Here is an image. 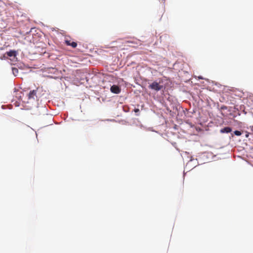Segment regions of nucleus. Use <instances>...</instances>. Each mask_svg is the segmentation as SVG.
I'll use <instances>...</instances> for the list:
<instances>
[{
    "mask_svg": "<svg viewBox=\"0 0 253 253\" xmlns=\"http://www.w3.org/2000/svg\"><path fill=\"white\" fill-rule=\"evenodd\" d=\"M221 109H227V107L225 106H222L221 107Z\"/></svg>",
    "mask_w": 253,
    "mask_h": 253,
    "instance_id": "nucleus-8",
    "label": "nucleus"
},
{
    "mask_svg": "<svg viewBox=\"0 0 253 253\" xmlns=\"http://www.w3.org/2000/svg\"><path fill=\"white\" fill-rule=\"evenodd\" d=\"M28 99H35V97H37V90H33L30 91L28 95Z\"/></svg>",
    "mask_w": 253,
    "mask_h": 253,
    "instance_id": "nucleus-2",
    "label": "nucleus"
},
{
    "mask_svg": "<svg viewBox=\"0 0 253 253\" xmlns=\"http://www.w3.org/2000/svg\"><path fill=\"white\" fill-rule=\"evenodd\" d=\"M139 111V109H134V112H136H136H138Z\"/></svg>",
    "mask_w": 253,
    "mask_h": 253,
    "instance_id": "nucleus-9",
    "label": "nucleus"
},
{
    "mask_svg": "<svg viewBox=\"0 0 253 253\" xmlns=\"http://www.w3.org/2000/svg\"><path fill=\"white\" fill-rule=\"evenodd\" d=\"M234 134L237 136H240L242 134V132L239 130H235L234 131Z\"/></svg>",
    "mask_w": 253,
    "mask_h": 253,
    "instance_id": "nucleus-7",
    "label": "nucleus"
},
{
    "mask_svg": "<svg viewBox=\"0 0 253 253\" xmlns=\"http://www.w3.org/2000/svg\"><path fill=\"white\" fill-rule=\"evenodd\" d=\"M110 90L112 92L116 94L119 93L121 91V89L120 88V87L116 85H112L111 87Z\"/></svg>",
    "mask_w": 253,
    "mask_h": 253,
    "instance_id": "nucleus-3",
    "label": "nucleus"
},
{
    "mask_svg": "<svg viewBox=\"0 0 253 253\" xmlns=\"http://www.w3.org/2000/svg\"><path fill=\"white\" fill-rule=\"evenodd\" d=\"M13 72H14V71H16V72H18V70H17L16 68H14V69H13Z\"/></svg>",
    "mask_w": 253,
    "mask_h": 253,
    "instance_id": "nucleus-10",
    "label": "nucleus"
},
{
    "mask_svg": "<svg viewBox=\"0 0 253 253\" xmlns=\"http://www.w3.org/2000/svg\"><path fill=\"white\" fill-rule=\"evenodd\" d=\"M65 42L67 45L71 46L73 48H75L77 46V43L74 42H71V41L66 40Z\"/></svg>",
    "mask_w": 253,
    "mask_h": 253,
    "instance_id": "nucleus-4",
    "label": "nucleus"
},
{
    "mask_svg": "<svg viewBox=\"0 0 253 253\" xmlns=\"http://www.w3.org/2000/svg\"><path fill=\"white\" fill-rule=\"evenodd\" d=\"M149 88L154 90L155 91H158L162 89L163 88V85H160L157 82H153L151 84H150L148 86Z\"/></svg>",
    "mask_w": 253,
    "mask_h": 253,
    "instance_id": "nucleus-1",
    "label": "nucleus"
},
{
    "mask_svg": "<svg viewBox=\"0 0 253 253\" xmlns=\"http://www.w3.org/2000/svg\"><path fill=\"white\" fill-rule=\"evenodd\" d=\"M252 131H253V126H252Z\"/></svg>",
    "mask_w": 253,
    "mask_h": 253,
    "instance_id": "nucleus-12",
    "label": "nucleus"
},
{
    "mask_svg": "<svg viewBox=\"0 0 253 253\" xmlns=\"http://www.w3.org/2000/svg\"><path fill=\"white\" fill-rule=\"evenodd\" d=\"M232 129L230 127H225L220 129V131L221 133H229L231 132Z\"/></svg>",
    "mask_w": 253,
    "mask_h": 253,
    "instance_id": "nucleus-5",
    "label": "nucleus"
},
{
    "mask_svg": "<svg viewBox=\"0 0 253 253\" xmlns=\"http://www.w3.org/2000/svg\"><path fill=\"white\" fill-rule=\"evenodd\" d=\"M129 42V43H134V42H133V41H131V42H130V41H128V42Z\"/></svg>",
    "mask_w": 253,
    "mask_h": 253,
    "instance_id": "nucleus-11",
    "label": "nucleus"
},
{
    "mask_svg": "<svg viewBox=\"0 0 253 253\" xmlns=\"http://www.w3.org/2000/svg\"><path fill=\"white\" fill-rule=\"evenodd\" d=\"M6 54L9 57H15L16 56V51L15 50H10L9 51L6 52Z\"/></svg>",
    "mask_w": 253,
    "mask_h": 253,
    "instance_id": "nucleus-6",
    "label": "nucleus"
}]
</instances>
